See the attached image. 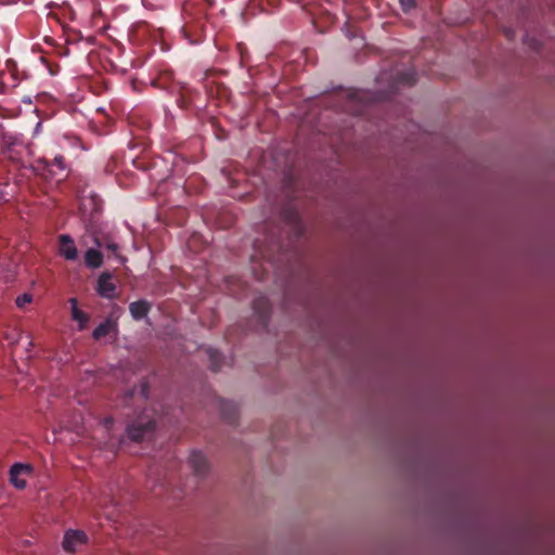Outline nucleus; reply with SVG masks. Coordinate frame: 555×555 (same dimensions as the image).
Segmentation results:
<instances>
[{
  "mask_svg": "<svg viewBox=\"0 0 555 555\" xmlns=\"http://www.w3.org/2000/svg\"><path fill=\"white\" fill-rule=\"evenodd\" d=\"M85 262L88 268H100L103 263V255L98 249L89 248L85 254Z\"/></svg>",
  "mask_w": 555,
  "mask_h": 555,
  "instance_id": "nucleus-16",
  "label": "nucleus"
},
{
  "mask_svg": "<svg viewBox=\"0 0 555 555\" xmlns=\"http://www.w3.org/2000/svg\"><path fill=\"white\" fill-rule=\"evenodd\" d=\"M512 34H513V31H512V30H507V31H506V36H507L508 38H512Z\"/></svg>",
  "mask_w": 555,
  "mask_h": 555,
  "instance_id": "nucleus-28",
  "label": "nucleus"
},
{
  "mask_svg": "<svg viewBox=\"0 0 555 555\" xmlns=\"http://www.w3.org/2000/svg\"><path fill=\"white\" fill-rule=\"evenodd\" d=\"M33 301V296L30 294H23L21 296H18L15 300L16 302V306L18 308H24L27 304H30Z\"/></svg>",
  "mask_w": 555,
  "mask_h": 555,
  "instance_id": "nucleus-24",
  "label": "nucleus"
},
{
  "mask_svg": "<svg viewBox=\"0 0 555 555\" xmlns=\"http://www.w3.org/2000/svg\"><path fill=\"white\" fill-rule=\"evenodd\" d=\"M28 146L21 135L4 132L0 138V157L14 166H23Z\"/></svg>",
  "mask_w": 555,
  "mask_h": 555,
  "instance_id": "nucleus-2",
  "label": "nucleus"
},
{
  "mask_svg": "<svg viewBox=\"0 0 555 555\" xmlns=\"http://www.w3.org/2000/svg\"><path fill=\"white\" fill-rule=\"evenodd\" d=\"M269 241L273 248L282 249L280 237H275L274 235H272L269 237Z\"/></svg>",
  "mask_w": 555,
  "mask_h": 555,
  "instance_id": "nucleus-26",
  "label": "nucleus"
},
{
  "mask_svg": "<svg viewBox=\"0 0 555 555\" xmlns=\"http://www.w3.org/2000/svg\"><path fill=\"white\" fill-rule=\"evenodd\" d=\"M189 464L194 474L198 477L204 476L208 472V463L205 455L199 451H193L189 457Z\"/></svg>",
  "mask_w": 555,
  "mask_h": 555,
  "instance_id": "nucleus-11",
  "label": "nucleus"
},
{
  "mask_svg": "<svg viewBox=\"0 0 555 555\" xmlns=\"http://www.w3.org/2000/svg\"><path fill=\"white\" fill-rule=\"evenodd\" d=\"M371 100V94L366 91L350 90L347 92L346 109L353 115H362L365 113Z\"/></svg>",
  "mask_w": 555,
  "mask_h": 555,
  "instance_id": "nucleus-4",
  "label": "nucleus"
},
{
  "mask_svg": "<svg viewBox=\"0 0 555 555\" xmlns=\"http://www.w3.org/2000/svg\"><path fill=\"white\" fill-rule=\"evenodd\" d=\"M42 163L44 164V167L49 169L50 166H56L60 170H65V158L62 155L54 156L52 162H49L48 159H43Z\"/></svg>",
  "mask_w": 555,
  "mask_h": 555,
  "instance_id": "nucleus-23",
  "label": "nucleus"
},
{
  "mask_svg": "<svg viewBox=\"0 0 555 555\" xmlns=\"http://www.w3.org/2000/svg\"><path fill=\"white\" fill-rule=\"evenodd\" d=\"M176 92L179 93V98L177 99L179 107L182 109H188L191 106L193 91L188 86L182 83L176 88Z\"/></svg>",
  "mask_w": 555,
  "mask_h": 555,
  "instance_id": "nucleus-14",
  "label": "nucleus"
},
{
  "mask_svg": "<svg viewBox=\"0 0 555 555\" xmlns=\"http://www.w3.org/2000/svg\"><path fill=\"white\" fill-rule=\"evenodd\" d=\"M253 308L258 322L266 326L268 324L271 311V305L267 297H257L253 302Z\"/></svg>",
  "mask_w": 555,
  "mask_h": 555,
  "instance_id": "nucleus-7",
  "label": "nucleus"
},
{
  "mask_svg": "<svg viewBox=\"0 0 555 555\" xmlns=\"http://www.w3.org/2000/svg\"><path fill=\"white\" fill-rule=\"evenodd\" d=\"M151 310V304L146 300H138L129 305V311L131 317L139 321L147 315Z\"/></svg>",
  "mask_w": 555,
  "mask_h": 555,
  "instance_id": "nucleus-13",
  "label": "nucleus"
},
{
  "mask_svg": "<svg viewBox=\"0 0 555 555\" xmlns=\"http://www.w3.org/2000/svg\"><path fill=\"white\" fill-rule=\"evenodd\" d=\"M109 272H103L98 279L96 292L103 298L112 299L115 296L116 286Z\"/></svg>",
  "mask_w": 555,
  "mask_h": 555,
  "instance_id": "nucleus-9",
  "label": "nucleus"
},
{
  "mask_svg": "<svg viewBox=\"0 0 555 555\" xmlns=\"http://www.w3.org/2000/svg\"><path fill=\"white\" fill-rule=\"evenodd\" d=\"M95 244L98 247L100 248H104V249H107L108 251L112 253V255H114L116 258L120 259L121 262L125 261V258L121 257L119 254H118V250H119V246L117 243H115L114 241H112L109 237L105 236V237H96L95 238Z\"/></svg>",
  "mask_w": 555,
  "mask_h": 555,
  "instance_id": "nucleus-17",
  "label": "nucleus"
},
{
  "mask_svg": "<svg viewBox=\"0 0 555 555\" xmlns=\"http://www.w3.org/2000/svg\"><path fill=\"white\" fill-rule=\"evenodd\" d=\"M57 253L61 257L68 261H75L78 258V249L73 237L68 234H61L57 237Z\"/></svg>",
  "mask_w": 555,
  "mask_h": 555,
  "instance_id": "nucleus-6",
  "label": "nucleus"
},
{
  "mask_svg": "<svg viewBox=\"0 0 555 555\" xmlns=\"http://www.w3.org/2000/svg\"><path fill=\"white\" fill-rule=\"evenodd\" d=\"M207 354L210 360V370L214 372H218L221 369L222 356L221 353L212 348L207 350Z\"/></svg>",
  "mask_w": 555,
  "mask_h": 555,
  "instance_id": "nucleus-21",
  "label": "nucleus"
},
{
  "mask_svg": "<svg viewBox=\"0 0 555 555\" xmlns=\"http://www.w3.org/2000/svg\"><path fill=\"white\" fill-rule=\"evenodd\" d=\"M87 542V534L81 530H68L66 531L63 540V547L66 552L74 553L77 545Z\"/></svg>",
  "mask_w": 555,
  "mask_h": 555,
  "instance_id": "nucleus-8",
  "label": "nucleus"
},
{
  "mask_svg": "<svg viewBox=\"0 0 555 555\" xmlns=\"http://www.w3.org/2000/svg\"><path fill=\"white\" fill-rule=\"evenodd\" d=\"M153 83L155 87L168 90L170 93H176V88L181 85L173 81V73L171 70L162 72Z\"/></svg>",
  "mask_w": 555,
  "mask_h": 555,
  "instance_id": "nucleus-12",
  "label": "nucleus"
},
{
  "mask_svg": "<svg viewBox=\"0 0 555 555\" xmlns=\"http://www.w3.org/2000/svg\"><path fill=\"white\" fill-rule=\"evenodd\" d=\"M214 0H186L183 4L184 24L182 33L191 43H198L203 39L205 18Z\"/></svg>",
  "mask_w": 555,
  "mask_h": 555,
  "instance_id": "nucleus-1",
  "label": "nucleus"
},
{
  "mask_svg": "<svg viewBox=\"0 0 555 555\" xmlns=\"http://www.w3.org/2000/svg\"><path fill=\"white\" fill-rule=\"evenodd\" d=\"M398 82L406 86H413L416 82V74L414 70H408L398 75Z\"/></svg>",
  "mask_w": 555,
  "mask_h": 555,
  "instance_id": "nucleus-22",
  "label": "nucleus"
},
{
  "mask_svg": "<svg viewBox=\"0 0 555 555\" xmlns=\"http://www.w3.org/2000/svg\"><path fill=\"white\" fill-rule=\"evenodd\" d=\"M283 221L292 229L296 237L304 234V224L298 210L293 206H287L282 210Z\"/></svg>",
  "mask_w": 555,
  "mask_h": 555,
  "instance_id": "nucleus-5",
  "label": "nucleus"
},
{
  "mask_svg": "<svg viewBox=\"0 0 555 555\" xmlns=\"http://www.w3.org/2000/svg\"><path fill=\"white\" fill-rule=\"evenodd\" d=\"M399 1H400L401 9L405 13H409L410 11L415 9V7H416V1L415 0H399Z\"/></svg>",
  "mask_w": 555,
  "mask_h": 555,
  "instance_id": "nucleus-25",
  "label": "nucleus"
},
{
  "mask_svg": "<svg viewBox=\"0 0 555 555\" xmlns=\"http://www.w3.org/2000/svg\"><path fill=\"white\" fill-rule=\"evenodd\" d=\"M155 420L140 414L127 425V435L130 440L139 442L155 430Z\"/></svg>",
  "mask_w": 555,
  "mask_h": 555,
  "instance_id": "nucleus-3",
  "label": "nucleus"
},
{
  "mask_svg": "<svg viewBox=\"0 0 555 555\" xmlns=\"http://www.w3.org/2000/svg\"><path fill=\"white\" fill-rule=\"evenodd\" d=\"M220 408L223 418L227 422L234 424L237 418L235 405L230 402L222 401Z\"/></svg>",
  "mask_w": 555,
  "mask_h": 555,
  "instance_id": "nucleus-20",
  "label": "nucleus"
},
{
  "mask_svg": "<svg viewBox=\"0 0 555 555\" xmlns=\"http://www.w3.org/2000/svg\"><path fill=\"white\" fill-rule=\"evenodd\" d=\"M31 467L22 463H16L10 468V481L17 489L26 487V480L21 478L24 474H29Z\"/></svg>",
  "mask_w": 555,
  "mask_h": 555,
  "instance_id": "nucleus-10",
  "label": "nucleus"
},
{
  "mask_svg": "<svg viewBox=\"0 0 555 555\" xmlns=\"http://www.w3.org/2000/svg\"><path fill=\"white\" fill-rule=\"evenodd\" d=\"M112 424H113V418L108 417V418L105 420V427L107 429L111 428Z\"/></svg>",
  "mask_w": 555,
  "mask_h": 555,
  "instance_id": "nucleus-27",
  "label": "nucleus"
},
{
  "mask_svg": "<svg viewBox=\"0 0 555 555\" xmlns=\"http://www.w3.org/2000/svg\"><path fill=\"white\" fill-rule=\"evenodd\" d=\"M69 302L72 305V318L79 322L80 328H83L89 321V315L78 308V301L76 298H70Z\"/></svg>",
  "mask_w": 555,
  "mask_h": 555,
  "instance_id": "nucleus-18",
  "label": "nucleus"
},
{
  "mask_svg": "<svg viewBox=\"0 0 555 555\" xmlns=\"http://www.w3.org/2000/svg\"><path fill=\"white\" fill-rule=\"evenodd\" d=\"M116 327H117V324L114 320L106 319L104 322H102L94 328L93 334H92L93 338L94 339L103 338V337L107 336L108 334H111L113 331H115Z\"/></svg>",
  "mask_w": 555,
  "mask_h": 555,
  "instance_id": "nucleus-15",
  "label": "nucleus"
},
{
  "mask_svg": "<svg viewBox=\"0 0 555 555\" xmlns=\"http://www.w3.org/2000/svg\"><path fill=\"white\" fill-rule=\"evenodd\" d=\"M139 393L141 400H146L149 397V384L147 382H142L140 385V389L137 388L130 390L125 395L124 402L125 404H128L130 400L133 399L135 393Z\"/></svg>",
  "mask_w": 555,
  "mask_h": 555,
  "instance_id": "nucleus-19",
  "label": "nucleus"
}]
</instances>
